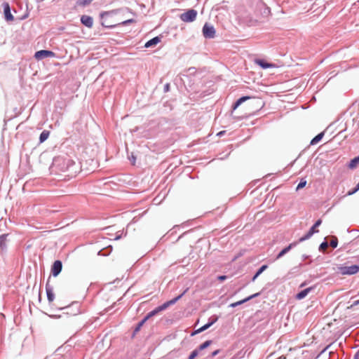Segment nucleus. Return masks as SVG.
Returning <instances> with one entry per match:
<instances>
[{"instance_id":"obj_14","label":"nucleus","mask_w":359,"mask_h":359,"mask_svg":"<svg viewBox=\"0 0 359 359\" xmlns=\"http://www.w3.org/2000/svg\"><path fill=\"white\" fill-rule=\"evenodd\" d=\"M161 41V36H155V37L151 39L150 40H149L148 41H147L144 44V47L145 48L154 47V46H156L158 43H160Z\"/></svg>"},{"instance_id":"obj_25","label":"nucleus","mask_w":359,"mask_h":359,"mask_svg":"<svg viewBox=\"0 0 359 359\" xmlns=\"http://www.w3.org/2000/svg\"><path fill=\"white\" fill-rule=\"evenodd\" d=\"M160 311L158 310L157 307H156L154 310L151 311L150 312H149L144 317V320L146 321H147L149 319H150L151 318L155 316L156 315H157L158 313H159Z\"/></svg>"},{"instance_id":"obj_24","label":"nucleus","mask_w":359,"mask_h":359,"mask_svg":"<svg viewBox=\"0 0 359 359\" xmlns=\"http://www.w3.org/2000/svg\"><path fill=\"white\" fill-rule=\"evenodd\" d=\"M322 224V219H317L315 223L313 224V225L309 229L310 231H311V232H313V233H318V230L317 229V228Z\"/></svg>"},{"instance_id":"obj_47","label":"nucleus","mask_w":359,"mask_h":359,"mask_svg":"<svg viewBox=\"0 0 359 359\" xmlns=\"http://www.w3.org/2000/svg\"><path fill=\"white\" fill-rule=\"evenodd\" d=\"M358 304H359V299L353 302V303L352 304L351 306H356V305H358Z\"/></svg>"},{"instance_id":"obj_12","label":"nucleus","mask_w":359,"mask_h":359,"mask_svg":"<svg viewBox=\"0 0 359 359\" xmlns=\"http://www.w3.org/2000/svg\"><path fill=\"white\" fill-rule=\"evenodd\" d=\"M255 62L257 65H259L261 68L264 69H266L274 67L273 64L269 63L264 59H256Z\"/></svg>"},{"instance_id":"obj_20","label":"nucleus","mask_w":359,"mask_h":359,"mask_svg":"<svg viewBox=\"0 0 359 359\" xmlns=\"http://www.w3.org/2000/svg\"><path fill=\"white\" fill-rule=\"evenodd\" d=\"M74 306H76V310L75 311L69 312V311H67L66 312V313L67 314H70V315H72V316H76V315H78V314H79L81 313L80 311H79V306L78 303H73L71 306L65 307V308H63V309L69 310V309H70L72 307H73Z\"/></svg>"},{"instance_id":"obj_32","label":"nucleus","mask_w":359,"mask_h":359,"mask_svg":"<svg viewBox=\"0 0 359 359\" xmlns=\"http://www.w3.org/2000/svg\"><path fill=\"white\" fill-rule=\"evenodd\" d=\"M329 237H326L325 238V241L322 242L319 245V250L322 251L323 249L329 246V243L327 241V239H328Z\"/></svg>"},{"instance_id":"obj_11","label":"nucleus","mask_w":359,"mask_h":359,"mask_svg":"<svg viewBox=\"0 0 359 359\" xmlns=\"http://www.w3.org/2000/svg\"><path fill=\"white\" fill-rule=\"evenodd\" d=\"M81 22L88 28H91L93 25V19L91 16L83 15L81 17Z\"/></svg>"},{"instance_id":"obj_6","label":"nucleus","mask_w":359,"mask_h":359,"mask_svg":"<svg viewBox=\"0 0 359 359\" xmlns=\"http://www.w3.org/2000/svg\"><path fill=\"white\" fill-rule=\"evenodd\" d=\"M203 34L206 39H212L215 35V29L212 25L205 23L203 27Z\"/></svg>"},{"instance_id":"obj_35","label":"nucleus","mask_w":359,"mask_h":359,"mask_svg":"<svg viewBox=\"0 0 359 359\" xmlns=\"http://www.w3.org/2000/svg\"><path fill=\"white\" fill-rule=\"evenodd\" d=\"M219 319V316L217 315H213L208 319V322L211 323L212 325L215 324Z\"/></svg>"},{"instance_id":"obj_59","label":"nucleus","mask_w":359,"mask_h":359,"mask_svg":"<svg viewBox=\"0 0 359 359\" xmlns=\"http://www.w3.org/2000/svg\"><path fill=\"white\" fill-rule=\"evenodd\" d=\"M356 186L359 188V182L356 184Z\"/></svg>"},{"instance_id":"obj_1","label":"nucleus","mask_w":359,"mask_h":359,"mask_svg":"<svg viewBox=\"0 0 359 359\" xmlns=\"http://www.w3.org/2000/svg\"><path fill=\"white\" fill-rule=\"evenodd\" d=\"M51 168L61 172H68V176L73 177L79 172V166L68 156H58L53 158Z\"/></svg>"},{"instance_id":"obj_15","label":"nucleus","mask_w":359,"mask_h":359,"mask_svg":"<svg viewBox=\"0 0 359 359\" xmlns=\"http://www.w3.org/2000/svg\"><path fill=\"white\" fill-rule=\"evenodd\" d=\"M251 98L250 96L245 95L239 97L233 104H232V109L235 110L241 104H243L244 102L247 101L248 100H250Z\"/></svg>"},{"instance_id":"obj_46","label":"nucleus","mask_w":359,"mask_h":359,"mask_svg":"<svg viewBox=\"0 0 359 359\" xmlns=\"http://www.w3.org/2000/svg\"><path fill=\"white\" fill-rule=\"evenodd\" d=\"M355 193H356V191H355V189H354V188H353V189H352L349 190V191L347 192L346 195H347V196H351V195H353V194H355Z\"/></svg>"},{"instance_id":"obj_7","label":"nucleus","mask_w":359,"mask_h":359,"mask_svg":"<svg viewBox=\"0 0 359 359\" xmlns=\"http://www.w3.org/2000/svg\"><path fill=\"white\" fill-rule=\"evenodd\" d=\"M62 261L57 259L55 260L52 266H51V274L53 277H57L62 271Z\"/></svg>"},{"instance_id":"obj_3","label":"nucleus","mask_w":359,"mask_h":359,"mask_svg":"<svg viewBox=\"0 0 359 359\" xmlns=\"http://www.w3.org/2000/svg\"><path fill=\"white\" fill-rule=\"evenodd\" d=\"M197 11L194 9H189L186 12L182 13L180 16L182 21L185 22H194L197 16Z\"/></svg>"},{"instance_id":"obj_51","label":"nucleus","mask_w":359,"mask_h":359,"mask_svg":"<svg viewBox=\"0 0 359 359\" xmlns=\"http://www.w3.org/2000/svg\"><path fill=\"white\" fill-rule=\"evenodd\" d=\"M205 325H208V328H209V327H210L212 326V324H211V323H209V322L208 321V323H205Z\"/></svg>"},{"instance_id":"obj_5","label":"nucleus","mask_w":359,"mask_h":359,"mask_svg":"<svg viewBox=\"0 0 359 359\" xmlns=\"http://www.w3.org/2000/svg\"><path fill=\"white\" fill-rule=\"evenodd\" d=\"M55 53L49 50H40L34 53V58L37 60H41L46 57L55 56Z\"/></svg>"},{"instance_id":"obj_4","label":"nucleus","mask_w":359,"mask_h":359,"mask_svg":"<svg viewBox=\"0 0 359 359\" xmlns=\"http://www.w3.org/2000/svg\"><path fill=\"white\" fill-rule=\"evenodd\" d=\"M115 13H116L115 11H104V12H102L100 13V17L101 20H102L101 22V25L102 27L109 28V29H112V28H114L118 26V24H116V25L109 24V22H107V20H105V18L111 16L112 14H114Z\"/></svg>"},{"instance_id":"obj_28","label":"nucleus","mask_w":359,"mask_h":359,"mask_svg":"<svg viewBox=\"0 0 359 359\" xmlns=\"http://www.w3.org/2000/svg\"><path fill=\"white\" fill-rule=\"evenodd\" d=\"M111 250H112V247L111 245H109L106 249L100 250L98 252V255H102V256H107V255H109L111 252Z\"/></svg>"},{"instance_id":"obj_49","label":"nucleus","mask_w":359,"mask_h":359,"mask_svg":"<svg viewBox=\"0 0 359 359\" xmlns=\"http://www.w3.org/2000/svg\"><path fill=\"white\" fill-rule=\"evenodd\" d=\"M309 257V256L306 255H302V259L303 260H305L306 259H308Z\"/></svg>"},{"instance_id":"obj_13","label":"nucleus","mask_w":359,"mask_h":359,"mask_svg":"<svg viewBox=\"0 0 359 359\" xmlns=\"http://www.w3.org/2000/svg\"><path fill=\"white\" fill-rule=\"evenodd\" d=\"M313 289V287H309L299 291L298 293L296 294L295 298L298 300L304 299Z\"/></svg>"},{"instance_id":"obj_26","label":"nucleus","mask_w":359,"mask_h":359,"mask_svg":"<svg viewBox=\"0 0 359 359\" xmlns=\"http://www.w3.org/2000/svg\"><path fill=\"white\" fill-rule=\"evenodd\" d=\"M313 235V232H311V231L309 230V231L304 236L301 237L299 239V241L297 242V243L304 242V241L309 239Z\"/></svg>"},{"instance_id":"obj_56","label":"nucleus","mask_w":359,"mask_h":359,"mask_svg":"<svg viewBox=\"0 0 359 359\" xmlns=\"http://www.w3.org/2000/svg\"><path fill=\"white\" fill-rule=\"evenodd\" d=\"M278 359H286V357L284 355H282Z\"/></svg>"},{"instance_id":"obj_37","label":"nucleus","mask_w":359,"mask_h":359,"mask_svg":"<svg viewBox=\"0 0 359 359\" xmlns=\"http://www.w3.org/2000/svg\"><path fill=\"white\" fill-rule=\"evenodd\" d=\"M260 294H261V292H257V293H255L252 295L247 297L246 299H247L248 302H249L250 300L259 297Z\"/></svg>"},{"instance_id":"obj_48","label":"nucleus","mask_w":359,"mask_h":359,"mask_svg":"<svg viewBox=\"0 0 359 359\" xmlns=\"http://www.w3.org/2000/svg\"><path fill=\"white\" fill-rule=\"evenodd\" d=\"M353 359H359V352H357L353 357Z\"/></svg>"},{"instance_id":"obj_52","label":"nucleus","mask_w":359,"mask_h":359,"mask_svg":"<svg viewBox=\"0 0 359 359\" xmlns=\"http://www.w3.org/2000/svg\"><path fill=\"white\" fill-rule=\"evenodd\" d=\"M131 158H132V160H133V163H135V159H136V157H135V156L132 155V156H131Z\"/></svg>"},{"instance_id":"obj_2","label":"nucleus","mask_w":359,"mask_h":359,"mask_svg":"<svg viewBox=\"0 0 359 359\" xmlns=\"http://www.w3.org/2000/svg\"><path fill=\"white\" fill-rule=\"evenodd\" d=\"M338 272L343 276L348 275L352 276L359 272V265L353 264L349 266L339 265L337 267Z\"/></svg>"},{"instance_id":"obj_31","label":"nucleus","mask_w":359,"mask_h":359,"mask_svg":"<svg viewBox=\"0 0 359 359\" xmlns=\"http://www.w3.org/2000/svg\"><path fill=\"white\" fill-rule=\"evenodd\" d=\"M208 325H203L202 327H199L198 329L194 331V332L191 333V336H194L196 334H199L206 330H208Z\"/></svg>"},{"instance_id":"obj_41","label":"nucleus","mask_w":359,"mask_h":359,"mask_svg":"<svg viewBox=\"0 0 359 359\" xmlns=\"http://www.w3.org/2000/svg\"><path fill=\"white\" fill-rule=\"evenodd\" d=\"M303 266L302 264H299V266H294V268L292 269V271H293L294 272H298L300 269V268Z\"/></svg>"},{"instance_id":"obj_45","label":"nucleus","mask_w":359,"mask_h":359,"mask_svg":"<svg viewBox=\"0 0 359 359\" xmlns=\"http://www.w3.org/2000/svg\"><path fill=\"white\" fill-rule=\"evenodd\" d=\"M220 352V350L219 349H217V350H215L213 352H212V353L210 354V357L211 358H213L215 356H216Z\"/></svg>"},{"instance_id":"obj_42","label":"nucleus","mask_w":359,"mask_h":359,"mask_svg":"<svg viewBox=\"0 0 359 359\" xmlns=\"http://www.w3.org/2000/svg\"><path fill=\"white\" fill-rule=\"evenodd\" d=\"M170 84H169V83H166V84H165V85H164V87H163V91H164L165 93L168 92V91L170 90Z\"/></svg>"},{"instance_id":"obj_22","label":"nucleus","mask_w":359,"mask_h":359,"mask_svg":"<svg viewBox=\"0 0 359 359\" xmlns=\"http://www.w3.org/2000/svg\"><path fill=\"white\" fill-rule=\"evenodd\" d=\"M50 135V131L44 130H43L40 135H39V142L43 143L49 137Z\"/></svg>"},{"instance_id":"obj_55","label":"nucleus","mask_w":359,"mask_h":359,"mask_svg":"<svg viewBox=\"0 0 359 359\" xmlns=\"http://www.w3.org/2000/svg\"><path fill=\"white\" fill-rule=\"evenodd\" d=\"M354 189L355 190L356 192L359 191V188L357 186L354 187Z\"/></svg>"},{"instance_id":"obj_53","label":"nucleus","mask_w":359,"mask_h":359,"mask_svg":"<svg viewBox=\"0 0 359 359\" xmlns=\"http://www.w3.org/2000/svg\"><path fill=\"white\" fill-rule=\"evenodd\" d=\"M50 317L53 318H60V316L54 315V316H51Z\"/></svg>"},{"instance_id":"obj_21","label":"nucleus","mask_w":359,"mask_h":359,"mask_svg":"<svg viewBox=\"0 0 359 359\" xmlns=\"http://www.w3.org/2000/svg\"><path fill=\"white\" fill-rule=\"evenodd\" d=\"M147 321L144 320V318H143L136 325L135 328L133 330V334H132V337H135L136 335V334L141 330L142 327L144 325V323H146Z\"/></svg>"},{"instance_id":"obj_19","label":"nucleus","mask_w":359,"mask_h":359,"mask_svg":"<svg viewBox=\"0 0 359 359\" xmlns=\"http://www.w3.org/2000/svg\"><path fill=\"white\" fill-rule=\"evenodd\" d=\"M325 132L323 131L320 133H318L317 135H316L310 142V145H315L318 144L319 142H320L324 137Z\"/></svg>"},{"instance_id":"obj_44","label":"nucleus","mask_w":359,"mask_h":359,"mask_svg":"<svg viewBox=\"0 0 359 359\" xmlns=\"http://www.w3.org/2000/svg\"><path fill=\"white\" fill-rule=\"evenodd\" d=\"M168 303L169 304L170 306H172L173 304H175L177 301L176 300L175 297L169 300V301H167Z\"/></svg>"},{"instance_id":"obj_40","label":"nucleus","mask_w":359,"mask_h":359,"mask_svg":"<svg viewBox=\"0 0 359 359\" xmlns=\"http://www.w3.org/2000/svg\"><path fill=\"white\" fill-rule=\"evenodd\" d=\"M28 16H29V11H26L25 13L23 15H22V16L19 18V20H25L26 18H28Z\"/></svg>"},{"instance_id":"obj_36","label":"nucleus","mask_w":359,"mask_h":359,"mask_svg":"<svg viewBox=\"0 0 359 359\" xmlns=\"http://www.w3.org/2000/svg\"><path fill=\"white\" fill-rule=\"evenodd\" d=\"M135 22L134 19H128V20H126L125 21H123L121 23H118V26H120V25H129V24H130L132 22Z\"/></svg>"},{"instance_id":"obj_18","label":"nucleus","mask_w":359,"mask_h":359,"mask_svg":"<svg viewBox=\"0 0 359 359\" xmlns=\"http://www.w3.org/2000/svg\"><path fill=\"white\" fill-rule=\"evenodd\" d=\"M359 165V155L352 158L348 163V168L351 170L356 168Z\"/></svg>"},{"instance_id":"obj_39","label":"nucleus","mask_w":359,"mask_h":359,"mask_svg":"<svg viewBox=\"0 0 359 359\" xmlns=\"http://www.w3.org/2000/svg\"><path fill=\"white\" fill-rule=\"evenodd\" d=\"M227 276H225V275H220V276H217V280H219L220 282H223L224 280H226L227 279Z\"/></svg>"},{"instance_id":"obj_54","label":"nucleus","mask_w":359,"mask_h":359,"mask_svg":"<svg viewBox=\"0 0 359 359\" xmlns=\"http://www.w3.org/2000/svg\"><path fill=\"white\" fill-rule=\"evenodd\" d=\"M121 238V236H116L115 237V240H118V239H120Z\"/></svg>"},{"instance_id":"obj_10","label":"nucleus","mask_w":359,"mask_h":359,"mask_svg":"<svg viewBox=\"0 0 359 359\" xmlns=\"http://www.w3.org/2000/svg\"><path fill=\"white\" fill-rule=\"evenodd\" d=\"M46 292L48 302H52L55 299V294L53 292V287L50 285L48 280L46 283Z\"/></svg>"},{"instance_id":"obj_9","label":"nucleus","mask_w":359,"mask_h":359,"mask_svg":"<svg viewBox=\"0 0 359 359\" xmlns=\"http://www.w3.org/2000/svg\"><path fill=\"white\" fill-rule=\"evenodd\" d=\"M297 245V242H293L290 243L287 246L285 247L282 249L276 255V260L279 259L283 257L285 255H286L288 252H290L294 247Z\"/></svg>"},{"instance_id":"obj_38","label":"nucleus","mask_w":359,"mask_h":359,"mask_svg":"<svg viewBox=\"0 0 359 359\" xmlns=\"http://www.w3.org/2000/svg\"><path fill=\"white\" fill-rule=\"evenodd\" d=\"M189 290V288H186L182 293L175 297L177 301H179Z\"/></svg>"},{"instance_id":"obj_17","label":"nucleus","mask_w":359,"mask_h":359,"mask_svg":"<svg viewBox=\"0 0 359 359\" xmlns=\"http://www.w3.org/2000/svg\"><path fill=\"white\" fill-rule=\"evenodd\" d=\"M268 269L267 264H263L255 272L254 276H252L251 280L252 282L255 281V280L265 271Z\"/></svg>"},{"instance_id":"obj_50","label":"nucleus","mask_w":359,"mask_h":359,"mask_svg":"<svg viewBox=\"0 0 359 359\" xmlns=\"http://www.w3.org/2000/svg\"><path fill=\"white\" fill-rule=\"evenodd\" d=\"M224 133H225V131H220V132H219V133H217V135H218V136H222V135H223V134H224Z\"/></svg>"},{"instance_id":"obj_27","label":"nucleus","mask_w":359,"mask_h":359,"mask_svg":"<svg viewBox=\"0 0 359 359\" xmlns=\"http://www.w3.org/2000/svg\"><path fill=\"white\" fill-rule=\"evenodd\" d=\"M331 241L329 243V245L332 248L335 249L338 245V238L336 236H330Z\"/></svg>"},{"instance_id":"obj_34","label":"nucleus","mask_w":359,"mask_h":359,"mask_svg":"<svg viewBox=\"0 0 359 359\" xmlns=\"http://www.w3.org/2000/svg\"><path fill=\"white\" fill-rule=\"evenodd\" d=\"M199 355L198 350L194 349L191 352L190 355L188 357V359H194Z\"/></svg>"},{"instance_id":"obj_29","label":"nucleus","mask_w":359,"mask_h":359,"mask_svg":"<svg viewBox=\"0 0 359 359\" xmlns=\"http://www.w3.org/2000/svg\"><path fill=\"white\" fill-rule=\"evenodd\" d=\"M246 302H248V300H247V299L245 297L243 299H241L240 301L231 303L229 305V307H231V308H236V307H237V306H238L240 305H242L243 304L246 303Z\"/></svg>"},{"instance_id":"obj_8","label":"nucleus","mask_w":359,"mask_h":359,"mask_svg":"<svg viewBox=\"0 0 359 359\" xmlns=\"http://www.w3.org/2000/svg\"><path fill=\"white\" fill-rule=\"evenodd\" d=\"M4 14L5 20L8 22L13 21L14 20V17L11 13V8L8 2H4L2 4Z\"/></svg>"},{"instance_id":"obj_43","label":"nucleus","mask_w":359,"mask_h":359,"mask_svg":"<svg viewBox=\"0 0 359 359\" xmlns=\"http://www.w3.org/2000/svg\"><path fill=\"white\" fill-rule=\"evenodd\" d=\"M168 303L169 304L170 306H172L173 304H175L177 301L176 300L175 297L169 300V301H167Z\"/></svg>"},{"instance_id":"obj_33","label":"nucleus","mask_w":359,"mask_h":359,"mask_svg":"<svg viewBox=\"0 0 359 359\" xmlns=\"http://www.w3.org/2000/svg\"><path fill=\"white\" fill-rule=\"evenodd\" d=\"M170 306L169 304L168 303V302H164L163 304L157 306V309L158 310L161 312L164 310H165L166 309H168V307Z\"/></svg>"},{"instance_id":"obj_23","label":"nucleus","mask_w":359,"mask_h":359,"mask_svg":"<svg viewBox=\"0 0 359 359\" xmlns=\"http://www.w3.org/2000/svg\"><path fill=\"white\" fill-rule=\"evenodd\" d=\"M212 343V340H207L205 341H204L203 343H202L201 344H200L198 346V347L197 348H196V350H198V353L205 348H207L208 347H209Z\"/></svg>"},{"instance_id":"obj_16","label":"nucleus","mask_w":359,"mask_h":359,"mask_svg":"<svg viewBox=\"0 0 359 359\" xmlns=\"http://www.w3.org/2000/svg\"><path fill=\"white\" fill-rule=\"evenodd\" d=\"M8 236V233H4L0 236V249L1 251H4L7 249L6 242Z\"/></svg>"},{"instance_id":"obj_60","label":"nucleus","mask_w":359,"mask_h":359,"mask_svg":"<svg viewBox=\"0 0 359 359\" xmlns=\"http://www.w3.org/2000/svg\"><path fill=\"white\" fill-rule=\"evenodd\" d=\"M357 259L359 260V255L356 257Z\"/></svg>"},{"instance_id":"obj_57","label":"nucleus","mask_w":359,"mask_h":359,"mask_svg":"<svg viewBox=\"0 0 359 359\" xmlns=\"http://www.w3.org/2000/svg\"><path fill=\"white\" fill-rule=\"evenodd\" d=\"M305 285H306V283H303L301 284L300 287H304Z\"/></svg>"},{"instance_id":"obj_58","label":"nucleus","mask_w":359,"mask_h":359,"mask_svg":"<svg viewBox=\"0 0 359 359\" xmlns=\"http://www.w3.org/2000/svg\"><path fill=\"white\" fill-rule=\"evenodd\" d=\"M39 301H41V294L40 293L39 294Z\"/></svg>"},{"instance_id":"obj_30","label":"nucleus","mask_w":359,"mask_h":359,"mask_svg":"<svg viewBox=\"0 0 359 359\" xmlns=\"http://www.w3.org/2000/svg\"><path fill=\"white\" fill-rule=\"evenodd\" d=\"M306 183L307 182L305 178H302L296 187V190L298 191L301 189H303L304 187H306Z\"/></svg>"}]
</instances>
